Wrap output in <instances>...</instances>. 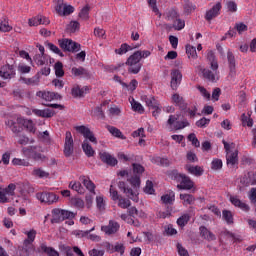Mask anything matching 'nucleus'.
Segmentation results:
<instances>
[{
    "label": "nucleus",
    "mask_w": 256,
    "mask_h": 256,
    "mask_svg": "<svg viewBox=\"0 0 256 256\" xmlns=\"http://www.w3.org/2000/svg\"><path fill=\"white\" fill-rule=\"evenodd\" d=\"M168 177L172 181H176V183H180L177 185L178 189H182L183 191H191L193 187H195V183L191 178L183 173H179L178 170H171L168 173Z\"/></svg>",
    "instance_id": "f257e3e1"
},
{
    "label": "nucleus",
    "mask_w": 256,
    "mask_h": 256,
    "mask_svg": "<svg viewBox=\"0 0 256 256\" xmlns=\"http://www.w3.org/2000/svg\"><path fill=\"white\" fill-rule=\"evenodd\" d=\"M76 215L77 214L69 210L54 208L52 210L51 223L52 225L63 223V221H66L67 219H75Z\"/></svg>",
    "instance_id": "f03ea898"
},
{
    "label": "nucleus",
    "mask_w": 256,
    "mask_h": 256,
    "mask_svg": "<svg viewBox=\"0 0 256 256\" xmlns=\"http://www.w3.org/2000/svg\"><path fill=\"white\" fill-rule=\"evenodd\" d=\"M22 153L24 155H29L30 159L33 161H41V163L47 161V156L43 153V148L41 146H28L22 148Z\"/></svg>",
    "instance_id": "7ed1b4c3"
},
{
    "label": "nucleus",
    "mask_w": 256,
    "mask_h": 256,
    "mask_svg": "<svg viewBox=\"0 0 256 256\" xmlns=\"http://www.w3.org/2000/svg\"><path fill=\"white\" fill-rule=\"evenodd\" d=\"M58 45L62 49V51H65L68 53H77V51H81V44L69 38L58 40Z\"/></svg>",
    "instance_id": "20e7f679"
},
{
    "label": "nucleus",
    "mask_w": 256,
    "mask_h": 256,
    "mask_svg": "<svg viewBox=\"0 0 256 256\" xmlns=\"http://www.w3.org/2000/svg\"><path fill=\"white\" fill-rule=\"evenodd\" d=\"M36 198L41 203H46V205H53L59 201V196L53 192H38Z\"/></svg>",
    "instance_id": "39448f33"
},
{
    "label": "nucleus",
    "mask_w": 256,
    "mask_h": 256,
    "mask_svg": "<svg viewBox=\"0 0 256 256\" xmlns=\"http://www.w3.org/2000/svg\"><path fill=\"white\" fill-rule=\"evenodd\" d=\"M75 130L77 131V133H80V135H83L84 139H89L91 143L97 145V138L95 137L91 129H89V127L85 125L76 126Z\"/></svg>",
    "instance_id": "423d86ee"
},
{
    "label": "nucleus",
    "mask_w": 256,
    "mask_h": 256,
    "mask_svg": "<svg viewBox=\"0 0 256 256\" xmlns=\"http://www.w3.org/2000/svg\"><path fill=\"white\" fill-rule=\"evenodd\" d=\"M74 145H73V136L70 131L66 132L65 144H64V155L65 157H71L73 155Z\"/></svg>",
    "instance_id": "0eeeda50"
},
{
    "label": "nucleus",
    "mask_w": 256,
    "mask_h": 256,
    "mask_svg": "<svg viewBox=\"0 0 256 256\" xmlns=\"http://www.w3.org/2000/svg\"><path fill=\"white\" fill-rule=\"evenodd\" d=\"M36 97H39L43 101L51 102L54 101V99H61V96L57 92H51V91H38L36 93Z\"/></svg>",
    "instance_id": "6e6552de"
},
{
    "label": "nucleus",
    "mask_w": 256,
    "mask_h": 256,
    "mask_svg": "<svg viewBox=\"0 0 256 256\" xmlns=\"http://www.w3.org/2000/svg\"><path fill=\"white\" fill-rule=\"evenodd\" d=\"M119 228L120 225L118 222L110 220L108 225L101 227V231H103V233H105L106 235H115V233L119 231Z\"/></svg>",
    "instance_id": "1a4fd4ad"
},
{
    "label": "nucleus",
    "mask_w": 256,
    "mask_h": 256,
    "mask_svg": "<svg viewBox=\"0 0 256 256\" xmlns=\"http://www.w3.org/2000/svg\"><path fill=\"white\" fill-rule=\"evenodd\" d=\"M0 77L3 79H13L15 77V68L13 65H4L0 69Z\"/></svg>",
    "instance_id": "9d476101"
},
{
    "label": "nucleus",
    "mask_w": 256,
    "mask_h": 256,
    "mask_svg": "<svg viewBox=\"0 0 256 256\" xmlns=\"http://www.w3.org/2000/svg\"><path fill=\"white\" fill-rule=\"evenodd\" d=\"M99 157H100L102 163H105L106 165H109L110 167H115V165H117V163H119L117 161V158L113 157L108 152H100Z\"/></svg>",
    "instance_id": "9b49d317"
},
{
    "label": "nucleus",
    "mask_w": 256,
    "mask_h": 256,
    "mask_svg": "<svg viewBox=\"0 0 256 256\" xmlns=\"http://www.w3.org/2000/svg\"><path fill=\"white\" fill-rule=\"evenodd\" d=\"M183 79V74L179 70H173L171 72V88L175 91L177 87L181 85V80Z\"/></svg>",
    "instance_id": "f8f14e48"
},
{
    "label": "nucleus",
    "mask_w": 256,
    "mask_h": 256,
    "mask_svg": "<svg viewBox=\"0 0 256 256\" xmlns=\"http://www.w3.org/2000/svg\"><path fill=\"white\" fill-rule=\"evenodd\" d=\"M89 91V87L84 86L81 88L78 84H75L71 89V95L74 99L85 97V94Z\"/></svg>",
    "instance_id": "ddd939ff"
},
{
    "label": "nucleus",
    "mask_w": 256,
    "mask_h": 256,
    "mask_svg": "<svg viewBox=\"0 0 256 256\" xmlns=\"http://www.w3.org/2000/svg\"><path fill=\"white\" fill-rule=\"evenodd\" d=\"M221 2L216 3L210 10L206 11L205 19L206 21H211L212 19H215V17H218L219 12L221 11Z\"/></svg>",
    "instance_id": "4468645a"
},
{
    "label": "nucleus",
    "mask_w": 256,
    "mask_h": 256,
    "mask_svg": "<svg viewBox=\"0 0 256 256\" xmlns=\"http://www.w3.org/2000/svg\"><path fill=\"white\" fill-rule=\"evenodd\" d=\"M227 59H228V65H229V77H231V79H233L236 75H237V71H236V64H235V55H233V52L228 51L227 52Z\"/></svg>",
    "instance_id": "2eb2a0df"
},
{
    "label": "nucleus",
    "mask_w": 256,
    "mask_h": 256,
    "mask_svg": "<svg viewBox=\"0 0 256 256\" xmlns=\"http://www.w3.org/2000/svg\"><path fill=\"white\" fill-rule=\"evenodd\" d=\"M241 185L244 187H249L251 185H256V174L253 172H248L247 175L240 179Z\"/></svg>",
    "instance_id": "dca6fc26"
},
{
    "label": "nucleus",
    "mask_w": 256,
    "mask_h": 256,
    "mask_svg": "<svg viewBox=\"0 0 256 256\" xmlns=\"http://www.w3.org/2000/svg\"><path fill=\"white\" fill-rule=\"evenodd\" d=\"M199 231H200V237H202V239H205L206 241L217 240V236H215V234H213V232H211L207 227L200 226Z\"/></svg>",
    "instance_id": "f3484780"
},
{
    "label": "nucleus",
    "mask_w": 256,
    "mask_h": 256,
    "mask_svg": "<svg viewBox=\"0 0 256 256\" xmlns=\"http://www.w3.org/2000/svg\"><path fill=\"white\" fill-rule=\"evenodd\" d=\"M197 71L202 73L204 79H207V81H211L212 83H215V73L209 69L203 68V66H197Z\"/></svg>",
    "instance_id": "a211bd4d"
},
{
    "label": "nucleus",
    "mask_w": 256,
    "mask_h": 256,
    "mask_svg": "<svg viewBox=\"0 0 256 256\" xmlns=\"http://www.w3.org/2000/svg\"><path fill=\"white\" fill-rule=\"evenodd\" d=\"M226 163L227 165H237L239 163V150H235L234 152H229L226 154Z\"/></svg>",
    "instance_id": "6ab92c4d"
},
{
    "label": "nucleus",
    "mask_w": 256,
    "mask_h": 256,
    "mask_svg": "<svg viewBox=\"0 0 256 256\" xmlns=\"http://www.w3.org/2000/svg\"><path fill=\"white\" fill-rule=\"evenodd\" d=\"M230 202L232 203V205H234V207H238L239 209H242V211L247 212L250 209L249 205L242 202L237 196H230Z\"/></svg>",
    "instance_id": "aec40b11"
},
{
    "label": "nucleus",
    "mask_w": 256,
    "mask_h": 256,
    "mask_svg": "<svg viewBox=\"0 0 256 256\" xmlns=\"http://www.w3.org/2000/svg\"><path fill=\"white\" fill-rule=\"evenodd\" d=\"M172 101L175 103L176 107L181 109V111H185V109H187V103L185 102V99H183V97H181L179 94H174L172 96Z\"/></svg>",
    "instance_id": "412c9836"
},
{
    "label": "nucleus",
    "mask_w": 256,
    "mask_h": 256,
    "mask_svg": "<svg viewBox=\"0 0 256 256\" xmlns=\"http://www.w3.org/2000/svg\"><path fill=\"white\" fill-rule=\"evenodd\" d=\"M32 113H34V115H37V117H43L46 119H49L53 117V115H55V111L51 109H44V110L33 109Z\"/></svg>",
    "instance_id": "4be33fe9"
},
{
    "label": "nucleus",
    "mask_w": 256,
    "mask_h": 256,
    "mask_svg": "<svg viewBox=\"0 0 256 256\" xmlns=\"http://www.w3.org/2000/svg\"><path fill=\"white\" fill-rule=\"evenodd\" d=\"M80 181H82L84 187H86V189H88V191H90V193H93V195H95V183H93V181H91V179L89 177L86 176H80Z\"/></svg>",
    "instance_id": "5701e85b"
},
{
    "label": "nucleus",
    "mask_w": 256,
    "mask_h": 256,
    "mask_svg": "<svg viewBox=\"0 0 256 256\" xmlns=\"http://www.w3.org/2000/svg\"><path fill=\"white\" fill-rule=\"evenodd\" d=\"M125 65H141V54L139 52H134L128 57Z\"/></svg>",
    "instance_id": "b1692460"
},
{
    "label": "nucleus",
    "mask_w": 256,
    "mask_h": 256,
    "mask_svg": "<svg viewBox=\"0 0 256 256\" xmlns=\"http://www.w3.org/2000/svg\"><path fill=\"white\" fill-rule=\"evenodd\" d=\"M6 127L11 129L12 133H21V126H19V120L14 121V120H6L5 121Z\"/></svg>",
    "instance_id": "393cba45"
},
{
    "label": "nucleus",
    "mask_w": 256,
    "mask_h": 256,
    "mask_svg": "<svg viewBox=\"0 0 256 256\" xmlns=\"http://www.w3.org/2000/svg\"><path fill=\"white\" fill-rule=\"evenodd\" d=\"M207 59L210 63L212 71H217V69H219V63H217V59L215 58V53L213 51H208Z\"/></svg>",
    "instance_id": "a878e982"
},
{
    "label": "nucleus",
    "mask_w": 256,
    "mask_h": 256,
    "mask_svg": "<svg viewBox=\"0 0 256 256\" xmlns=\"http://www.w3.org/2000/svg\"><path fill=\"white\" fill-rule=\"evenodd\" d=\"M186 169L188 173L195 175V177H201V175L204 173V170L201 166L186 165Z\"/></svg>",
    "instance_id": "bb28decb"
},
{
    "label": "nucleus",
    "mask_w": 256,
    "mask_h": 256,
    "mask_svg": "<svg viewBox=\"0 0 256 256\" xmlns=\"http://www.w3.org/2000/svg\"><path fill=\"white\" fill-rule=\"evenodd\" d=\"M71 73L74 77H89V71L83 67H73Z\"/></svg>",
    "instance_id": "cd10ccee"
},
{
    "label": "nucleus",
    "mask_w": 256,
    "mask_h": 256,
    "mask_svg": "<svg viewBox=\"0 0 256 256\" xmlns=\"http://www.w3.org/2000/svg\"><path fill=\"white\" fill-rule=\"evenodd\" d=\"M106 129L113 135V137H117L118 139H126L125 136L123 135V132L119 130L117 127L107 125Z\"/></svg>",
    "instance_id": "c85d7f7f"
},
{
    "label": "nucleus",
    "mask_w": 256,
    "mask_h": 256,
    "mask_svg": "<svg viewBox=\"0 0 256 256\" xmlns=\"http://www.w3.org/2000/svg\"><path fill=\"white\" fill-rule=\"evenodd\" d=\"M82 149L88 157H93L95 155V150H93V147L89 144L87 140H84L82 143Z\"/></svg>",
    "instance_id": "c756f323"
},
{
    "label": "nucleus",
    "mask_w": 256,
    "mask_h": 256,
    "mask_svg": "<svg viewBox=\"0 0 256 256\" xmlns=\"http://www.w3.org/2000/svg\"><path fill=\"white\" fill-rule=\"evenodd\" d=\"M144 101L147 105V107H149L150 109H156L157 107H159V102L156 101L155 97L150 96H144Z\"/></svg>",
    "instance_id": "7c9ffc66"
},
{
    "label": "nucleus",
    "mask_w": 256,
    "mask_h": 256,
    "mask_svg": "<svg viewBox=\"0 0 256 256\" xmlns=\"http://www.w3.org/2000/svg\"><path fill=\"white\" fill-rule=\"evenodd\" d=\"M40 249L48 256H59V252H57V250H55L53 247H47L45 244H41Z\"/></svg>",
    "instance_id": "2f4dec72"
},
{
    "label": "nucleus",
    "mask_w": 256,
    "mask_h": 256,
    "mask_svg": "<svg viewBox=\"0 0 256 256\" xmlns=\"http://www.w3.org/2000/svg\"><path fill=\"white\" fill-rule=\"evenodd\" d=\"M180 199L183 205H193L195 203V197L191 194H180Z\"/></svg>",
    "instance_id": "473e14b6"
},
{
    "label": "nucleus",
    "mask_w": 256,
    "mask_h": 256,
    "mask_svg": "<svg viewBox=\"0 0 256 256\" xmlns=\"http://www.w3.org/2000/svg\"><path fill=\"white\" fill-rule=\"evenodd\" d=\"M81 24L78 21H71L66 27L67 33H75L79 31Z\"/></svg>",
    "instance_id": "72a5a7b5"
},
{
    "label": "nucleus",
    "mask_w": 256,
    "mask_h": 256,
    "mask_svg": "<svg viewBox=\"0 0 256 256\" xmlns=\"http://www.w3.org/2000/svg\"><path fill=\"white\" fill-rule=\"evenodd\" d=\"M161 201L164 203V205H173V202L175 201V193L161 196Z\"/></svg>",
    "instance_id": "f704fd0d"
},
{
    "label": "nucleus",
    "mask_w": 256,
    "mask_h": 256,
    "mask_svg": "<svg viewBox=\"0 0 256 256\" xmlns=\"http://www.w3.org/2000/svg\"><path fill=\"white\" fill-rule=\"evenodd\" d=\"M89 5H86L81 9V11L78 14V17L82 19V21H89V11H90Z\"/></svg>",
    "instance_id": "c9c22d12"
},
{
    "label": "nucleus",
    "mask_w": 256,
    "mask_h": 256,
    "mask_svg": "<svg viewBox=\"0 0 256 256\" xmlns=\"http://www.w3.org/2000/svg\"><path fill=\"white\" fill-rule=\"evenodd\" d=\"M222 218L228 225H233V212L230 210H223L222 211Z\"/></svg>",
    "instance_id": "e433bc0d"
},
{
    "label": "nucleus",
    "mask_w": 256,
    "mask_h": 256,
    "mask_svg": "<svg viewBox=\"0 0 256 256\" xmlns=\"http://www.w3.org/2000/svg\"><path fill=\"white\" fill-rule=\"evenodd\" d=\"M127 66H128V73L132 75H137L139 71H141L143 64H127Z\"/></svg>",
    "instance_id": "4c0bfd02"
},
{
    "label": "nucleus",
    "mask_w": 256,
    "mask_h": 256,
    "mask_svg": "<svg viewBox=\"0 0 256 256\" xmlns=\"http://www.w3.org/2000/svg\"><path fill=\"white\" fill-rule=\"evenodd\" d=\"M173 29L175 31H181L182 29H185V20L181 18H176V20L172 24Z\"/></svg>",
    "instance_id": "58836bf2"
},
{
    "label": "nucleus",
    "mask_w": 256,
    "mask_h": 256,
    "mask_svg": "<svg viewBox=\"0 0 256 256\" xmlns=\"http://www.w3.org/2000/svg\"><path fill=\"white\" fill-rule=\"evenodd\" d=\"M69 188L77 193L83 194V185H81V182L71 181L69 183Z\"/></svg>",
    "instance_id": "ea45409f"
},
{
    "label": "nucleus",
    "mask_w": 256,
    "mask_h": 256,
    "mask_svg": "<svg viewBox=\"0 0 256 256\" xmlns=\"http://www.w3.org/2000/svg\"><path fill=\"white\" fill-rule=\"evenodd\" d=\"M190 219H191V216H189V214H183L177 219V225L179 227H185V225L189 223Z\"/></svg>",
    "instance_id": "a19ab883"
},
{
    "label": "nucleus",
    "mask_w": 256,
    "mask_h": 256,
    "mask_svg": "<svg viewBox=\"0 0 256 256\" xmlns=\"http://www.w3.org/2000/svg\"><path fill=\"white\" fill-rule=\"evenodd\" d=\"M59 249L62 253H65L66 256H75L73 247L67 246L65 244H60Z\"/></svg>",
    "instance_id": "79ce46f5"
},
{
    "label": "nucleus",
    "mask_w": 256,
    "mask_h": 256,
    "mask_svg": "<svg viewBox=\"0 0 256 256\" xmlns=\"http://www.w3.org/2000/svg\"><path fill=\"white\" fill-rule=\"evenodd\" d=\"M55 75L56 77H63L65 75V71L63 70V63L58 61L54 65Z\"/></svg>",
    "instance_id": "37998d69"
},
{
    "label": "nucleus",
    "mask_w": 256,
    "mask_h": 256,
    "mask_svg": "<svg viewBox=\"0 0 256 256\" xmlns=\"http://www.w3.org/2000/svg\"><path fill=\"white\" fill-rule=\"evenodd\" d=\"M32 175L34 177H39L40 179H43V177H49V172H45L41 168H34V170L32 171Z\"/></svg>",
    "instance_id": "c03bdc74"
},
{
    "label": "nucleus",
    "mask_w": 256,
    "mask_h": 256,
    "mask_svg": "<svg viewBox=\"0 0 256 256\" xmlns=\"http://www.w3.org/2000/svg\"><path fill=\"white\" fill-rule=\"evenodd\" d=\"M23 127L29 131V133H35V124H33V120H23L22 122Z\"/></svg>",
    "instance_id": "a18cd8bd"
},
{
    "label": "nucleus",
    "mask_w": 256,
    "mask_h": 256,
    "mask_svg": "<svg viewBox=\"0 0 256 256\" xmlns=\"http://www.w3.org/2000/svg\"><path fill=\"white\" fill-rule=\"evenodd\" d=\"M132 167L134 175H139V177H141V175L145 173V167H143L141 164L134 163L132 164Z\"/></svg>",
    "instance_id": "49530a36"
},
{
    "label": "nucleus",
    "mask_w": 256,
    "mask_h": 256,
    "mask_svg": "<svg viewBox=\"0 0 256 256\" xmlns=\"http://www.w3.org/2000/svg\"><path fill=\"white\" fill-rule=\"evenodd\" d=\"M186 53L188 57H192V59H197V48L195 46L186 45Z\"/></svg>",
    "instance_id": "de8ad7c7"
},
{
    "label": "nucleus",
    "mask_w": 256,
    "mask_h": 256,
    "mask_svg": "<svg viewBox=\"0 0 256 256\" xmlns=\"http://www.w3.org/2000/svg\"><path fill=\"white\" fill-rule=\"evenodd\" d=\"M71 205L76 207L77 209H83L85 207V202L81 198H71Z\"/></svg>",
    "instance_id": "09e8293b"
},
{
    "label": "nucleus",
    "mask_w": 256,
    "mask_h": 256,
    "mask_svg": "<svg viewBox=\"0 0 256 256\" xmlns=\"http://www.w3.org/2000/svg\"><path fill=\"white\" fill-rule=\"evenodd\" d=\"M12 164L13 165H18V166H22V167H29V165H31V163H29L28 160L25 159H21V158H14L12 160Z\"/></svg>",
    "instance_id": "8fccbe9b"
},
{
    "label": "nucleus",
    "mask_w": 256,
    "mask_h": 256,
    "mask_svg": "<svg viewBox=\"0 0 256 256\" xmlns=\"http://www.w3.org/2000/svg\"><path fill=\"white\" fill-rule=\"evenodd\" d=\"M179 17V13L175 9H171L166 14L167 21L174 22Z\"/></svg>",
    "instance_id": "3c124183"
},
{
    "label": "nucleus",
    "mask_w": 256,
    "mask_h": 256,
    "mask_svg": "<svg viewBox=\"0 0 256 256\" xmlns=\"http://www.w3.org/2000/svg\"><path fill=\"white\" fill-rule=\"evenodd\" d=\"M128 215L130 217H145V213L144 212H139V210H137L136 207H131L128 209Z\"/></svg>",
    "instance_id": "603ef678"
},
{
    "label": "nucleus",
    "mask_w": 256,
    "mask_h": 256,
    "mask_svg": "<svg viewBox=\"0 0 256 256\" xmlns=\"http://www.w3.org/2000/svg\"><path fill=\"white\" fill-rule=\"evenodd\" d=\"M132 187H140L141 186V176L134 175L130 179H128Z\"/></svg>",
    "instance_id": "864d4df0"
},
{
    "label": "nucleus",
    "mask_w": 256,
    "mask_h": 256,
    "mask_svg": "<svg viewBox=\"0 0 256 256\" xmlns=\"http://www.w3.org/2000/svg\"><path fill=\"white\" fill-rule=\"evenodd\" d=\"M132 109L133 111H136L137 113H144L145 109L143 108V105H141V103L135 101V99H133V102L131 103Z\"/></svg>",
    "instance_id": "5fc2aeb1"
},
{
    "label": "nucleus",
    "mask_w": 256,
    "mask_h": 256,
    "mask_svg": "<svg viewBox=\"0 0 256 256\" xmlns=\"http://www.w3.org/2000/svg\"><path fill=\"white\" fill-rule=\"evenodd\" d=\"M144 193L148 195H153L155 193V189L153 188V182L151 180H147L146 186L144 188Z\"/></svg>",
    "instance_id": "6e6d98bb"
},
{
    "label": "nucleus",
    "mask_w": 256,
    "mask_h": 256,
    "mask_svg": "<svg viewBox=\"0 0 256 256\" xmlns=\"http://www.w3.org/2000/svg\"><path fill=\"white\" fill-rule=\"evenodd\" d=\"M118 207H121V209H129V207H131V201L129 199L120 198Z\"/></svg>",
    "instance_id": "4d7b16f0"
},
{
    "label": "nucleus",
    "mask_w": 256,
    "mask_h": 256,
    "mask_svg": "<svg viewBox=\"0 0 256 256\" xmlns=\"http://www.w3.org/2000/svg\"><path fill=\"white\" fill-rule=\"evenodd\" d=\"M19 145H29V143H35V140H30L29 137L25 135H20L18 137Z\"/></svg>",
    "instance_id": "13d9d810"
},
{
    "label": "nucleus",
    "mask_w": 256,
    "mask_h": 256,
    "mask_svg": "<svg viewBox=\"0 0 256 256\" xmlns=\"http://www.w3.org/2000/svg\"><path fill=\"white\" fill-rule=\"evenodd\" d=\"M40 21H41V15H38L36 17L30 18L28 20V25L30 27H38V25H40Z\"/></svg>",
    "instance_id": "bf43d9fd"
},
{
    "label": "nucleus",
    "mask_w": 256,
    "mask_h": 256,
    "mask_svg": "<svg viewBox=\"0 0 256 256\" xmlns=\"http://www.w3.org/2000/svg\"><path fill=\"white\" fill-rule=\"evenodd\" d=\"M188 141L192 142V145L194 147H201V143L199 142V139H197L195 133H191L188 135Z\"/></svg>",
    "instance_id": "052dcab7"
},
{
    "label": "nucleus",
    "mask_w": 256,
    "mask_h": 256,
    "mask_svg": "<svg viewBox=\"0 0 256 256\" xmlns=\"http://www.w3.org/2000/svg\"><path fill=\"white\" fill-rule=\"evenodd\" d=\"M127 194V197H129V199H132V201H135L137 203V201H139V197L137 196V193H135L133 191V189L131 188H126V192H124Z\"/></svg>",
    "instance_id": "680f3d73"
},
{
    "label": "nucleus",
    "mask_w": 256,
    "mask_h": 256,
    "mask_svg": "<svg viewBox=\"0 0 256 256\" xmlns=\"http://www.w3.org/2000/svg\"><path fill=\"white\" fill-rule=\"evenodd\" d=\"M193 11H195V5H193L191 2H186L184 4V13L186 15H191Z\"/></svg>",
    "instance_id": "e2e57ef3"
},
{
    "label": "nucleus",
    "mask_w": 256,
    "mask_h": 256,
    "mask_svg": "<svg viewBox=\"0 0 256 256\" xmlns=\"http://www.w3.org/2000/svg\"><path fill=\"white\" fill-rule=\"evenodd\" d=\"M15 189H17V186L13 183L9 184L6 188L2 189V191L6 192V195H15Z\"/></svg>",
    "instance_id": "0e129e2a"
},
{
    "label": "nucleus",
    "mask_w": 256,
    "mask_h": 256,
    "mask_svg": "<svg viewBox=\"0 0 256 256\" xmlns=\"http://www.w3.org/2000/svg\"><path fill=\"white\" fill-rule=\"evenodd\" d=\"M34 61L36 65L43 66L45 65V55L43 54H36L34 56Z\"/></svg>",
    "instance_id": "69168bd1"
},
{
    "label": "nucleus",
    "mask_w": 256,
    "mask_h": 256,
    "mask_svg": "<svg viewBox=\"0 0 256 256\" xmlns=\"http://www.w3.org/2000/svg\"><path fill=\"white\" fill-rule=\"evenodd\" d=\"M243 125H247V127H253V119L250 116H246L245 113L241 116Z\"/></svg>",
    "instance_id": "338daca9"
},
{
    "label": "nucleus",
    "mask_w": 256,
    "mask_h": 256,
    "mask_svg": "<svg viewBox=\"0 0 256 256\" xmlns=\"http://www.w3.org/2000/svg\"><path fill=\"white\" fill-rule=\"evenodd\" d=\"M177 251H178V255L180 256H189V251H187V249H185V247H183L181 243L177 244Z\"/></svg>",
    "instance_id": "774afa93"
}]
</instances>
